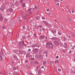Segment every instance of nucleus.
<instances>
[{"instance_id":"1","label":"nucleus","mask_w":75,"mask_h":75,"mask_svg":"<svg viewBox=\"0 0 75 75\" xmlns=\"http://www.w3.org/2000/svg\"><path fill=\"white\" fill-rule=\"evenodd\" d=\"M47 45L46 47L48 49H51V46L50 45H52V43L51 42H47L46 43Z\"/></svg>"},{"instance_id":"2","label":"nucleus","mask_w":75,"mask_h":75,"mask_svg":"<svg viewBox=\"0 0 75 75\" xmlns=\"http://www.w3.org/2000/svg\"><path fill=\"white\" fill-rule=\"evenodd\" d=\"M0 57L1 58L0 61H2L3 59H5L6 57H5V56L3 54V53H2L0 55Z\"/></svg>"},{"instance_id":"3","label":"nucleus","mask_w":75,"mask_h":75,"mask_svg":"<svg viewBox=\"0 0 75 75\" xmlns=\"http://www.w3.org/2000/svg\"><path fill=\"white\" fill-rule=\"evenodd\" d=\"M33 51L34 53H37V52H38V49L36 48H34L33 49Z\"/></svg>"},{"instance_id":"4","label":"nucleus","mask_w":75,"mask_h":75,"mask_svg":"<svg viewBox=\"0 0 75 75\" xmlns=\"http://www.w3.org/2000/svg\"><path fill=\"white\" fill-rule=\"evenodd\" d=\"M54 44L57 45H59V42L58 41L55 40L54 41Z\"/></svg>"},{"instance_id":"5","label":"nucleus","mask_w":75,"mask_h":75,"mask_svg":"<svg viewBox=\"0 0 75 75\" xmlns=\"http://www.w3.org/2000/svg\"><path fill=\"white\" fill-rule=\"evenodd\" d=\"M2 16H3V15L1 14V16H0V20H1V21H3V18Z\"/></svg>"},{"instance_id":"6","label":"nucleus","mask_w":75,"mask_h":75,"mask_svg":"<svg viewBox=\"0 0 75 75\" xmlns=\"http://www.w3.org/2000/svg\"><path fill=\"white\" fill-rule=\"evenodd\" d=\"M10 4L11 7H13V6H14V4L13 3L11 2Z\"/></svg>"},{"instance_id":"7","label":"nucleus","mask_w":75,"mask_h":75,"mask_svg":"<svg viewBox=\"0 0 75 75\" xmlns=\"http://www.w3.org/2000/svg\"><path fill=\"white\" fill-rule=\"evenodd\" d=\"M64 47L65 48H67V43H65L64 44Z\"/></svg>"},{"instance_id":"8","label":"nucleus","mask_w":75,"mask_h":75,"mask_svg":"<svg viewBox=\"0 0 75 75\" xmlns=\"http://www.w3.org/2000/svg\"><path fill=\"white\" fill-rule=\"evenodd\" d=\"M9 11L10 12H12L13 11V9L12 8H9Z\"/></svg>"},{"instance_id":"9","label":"nucleus","mask_w":75,"mask_h":75,"mask_svg":"<svg viewBox=\"0 0 75 75\" xmlns=\"http://www.w3.org/2000/svg\"><path fill=\"white\" fill-rule=\"evenodd\" d=\"M38 74H41V71L40 70H39L38 71Z\"/></svg>"},{"instance_id":"10","label":"nucleus","mask_w":75,"mask_h":75,"mask_svg":"<svg viewBox=\"0 0 75 75\" xmlns=\"http://www.w3.org/2000/svg\"><path fill=\"white\" fill-rule=\"evenodd\" d=\"M55 62L56 64H59V61L58 60H56L55 61Z\"/></svg>"},{"instance_id":"11","label":"nucleus","mask_w":75,"mask_h":75,"mask_svg":"<svg viewBox=\"0 0 75 75\" xmlns=\"http://www.w3.org/2000/svg\"><path fill=\"white\" fill-rule=\"evenodd\" d=\"M35 9H38V6H35Z\"/></svg>"},{"instance_id":"12","label":"nucleus","mask_w":75,"mask_h":75,"mask_svg":"<svg viewBox=\"0 0 75 75\" xmlns=\"http://www.w3.org/2000/svg\"><path fill=\"white\" fill-rule=\"evenodd\" d=\"M52 31L54 34H55V33H56V31L55 30H52Z\"/></svg>"},{"instance_id":"13","label":"nucleus","mask_w":75,"mask_h":75,"mask_svg":"<svg viewBox=\"0 0 75 75\" xmlns=\"http://www.w3.org/2000/svg\"><path fill=\"white\" fill-rule=\"evenodd\" d=\"M32 47L33 48H35V47H36V45H32Z\"/></svg>"},{"instance_id":"14","label":"nucleus","mask_w":75,"mask_h":75,"mask_svg":"<svg viewBox=\"0 0 75 75\" xmlns=\"http://www.w3.org/2000/svg\"><path fill=\"white\" fill-rule=\"evenodd\" d=\"M52 40H57V38H51Z\"/></svg>"},{"instance_id":"15","label":"nucleus","mask_w":75,"mask_h":75,"mask_svg":"<svg viewBox=\"0 0 75 75\" xmlns=\"http://www.w3.org/2000/svg\"><path fill=\"white\" fill-rule=\"evenodd\" d=\"M34 64H38V62L37 61H36L34 62Z\"/></svg>"},{"instance_id":"16","label":"nucleus","mask_w":75,"mask_h":75,"mask_svg":"<svg viewBox=\"0 0 75 75\" xmlns=\"http://www.w3.org/2000/svg\"><path fill=\"white\" fill-rule=\"evenodd\" d=\"M19 52L20 54H21L23 53V52L22 51H19Z\"/></svg>"},{"instance_id":"17","label":"nucleus","mask_w":75,"mask_h":75,"mask_svg":"<svg viewBox=\"0 0 75 75\" xmlns=\"http://www.w3.org/2000/svg\"><path fill=\"white\" fill-rule=\"evenodd\" d=\"M5 28H6V27L5 26H4L3 27H2V29L3 30H4V29H5Z\"/></svg>"},{"instance_id":"18","label":"nucleus","mask_w":75,"mask_h":75,"mask_svg":"<svg viewBox=\"0 0 75 75\" xmlns=\"http://www.w3.org/2000/svg\"><path fill=\"white\" fill-rule=\"evenodd\" d=\"M0 10L1 11H3L4 10V9H3V8H0Z\"/></svg>"},{"instance_id":"19","label":"nucleus","mask_w":75,"mask_h":75,"mask_svg":"<svg viewBox=\"0 0 75 75\" xmlns=\"http://www.w3.org/2000/svg\"><path fill=\"white\" fill-rule=\"evenodd\" d=\"M22 7H25V4H22Z\"/></svg>"},{"instance_id":"20","label":"nucleus","mask_w":75,"mask_h":75,"mask_svg":"<svg viewBox=\"0 0 75 75\" xmlns=\"http://www.w3.org/2000/svg\"><path fill=\"white\" fill-rule=\"evenodd\" d=\"M13 69L14 71L16 69V67H13Z\"/></svg>"},{"instance_id":"21","label":"nucleus","mask_w":75,"mask_h":75,"mask_svg":"<svg viewBox=\"0 0 75 75\" xmlns=\"http://www.w3.org/2000/svg\"><path fill=\"white\" fill-rule=\"evenodd\" d=\"M43 64H46V62L45 61H43Z\"/></svg>"},{"instance_id":"22","label":"nucleus","mask_w":75,"mask_h":75,"mask_svg":"<svg viewBox=\"0 0 75 75\" xmlns=\"http://www.w3.org/2000/svg\"><path fill=\"white\" fill-rule=\"evenodd\" d=\"M44 53H45V54H47V52L46 51H44Z\"/></svg>"},{"instance_id":"23","label":"nucleus","mask_w":75,"mask_h":75,"mask_svg":"<svg viewBox=\"0 0 75 75\" xmlns=\"http://www.w3.org/2000/svg\"><path fill=\"white\" fill-rule=\"evenodd\" d=\"M14 58H15V59H17V57L16 56H13Z\"/></svg>"},{"instance_id":"24","label":"nucleus","mask_w":75,"mask_h":75,"mask_svg":"<svg viewBox=\"0 0 75 75\" xmlns=\"http://www.w3.org/2000/svg\"><path fill=\"white\" fill-rule=\"evenodd\" d=\"M26 67H28V68H29L30 66H28V65L27 64H26Z\"/></svg>"},{"instance_id":"25","label":"nucleus","mask_w":75,"mask_h":75,"mask_svg":"<svg viewBox=\"0 0 75 75\" xmlns=\"http://www.w3.org/2000/svg\"><path fill=\"white\" fill-rule=\"evenodd\" d=\"M24 19L25 20V19H27V17H26V16H24Z\"/></svg>"},{"instance_id":"26","label":"nucleus","mask_w":75,"mask_h":75,"mask_svg":"<svg viewBox=\"0 0 75 75\" xmlns=\"http://www.w3.org/2000/svg\"><path fill=\"white\" fill-rule=\"evenodd\" d=\"M36 46L37 47H40V45H38V44H36Z\"/></svg>"},{"instance_id":"27","label":"nucleus","mask_w":75,"mask_h":75,"mask_svg":"<svg viewBox=\"0 0 75 75\" xmlns=\"http://www.w3.org/2000/svg\"><path fill=\"white\" fill-rule=\"evenodd\" d=\"M58 71H61V69L60 68H59L58 69Z\"/></svg>"},{"instance_id":"28","label":"nucleus","mask_w":75,"mask_h":75,"mask_svg":"<svg viewBox=\"0 0 75 75\" xmlns=\"http://www.w3.org/2000/svg\"><path fill=\"white\" fill-rule=\"evenodd\" d=\"M50 64H51V65H52L53 64V62H50Z\"/></svg>"},{"instance_id":"29","label":"nucleus","mask_w":75,"mask_h":75,"mask_svg":"<svg viewBox=\"0 0 75 75\" xmlns=\"http://www.w3.org/2000/svg\"><path fill=\"white\" fill-rule=\"evenodd\" d=\"M14 74H15V75H17V72H16V71H15L14 72Z\"/></svg>"},{"instance_id":"30","label":"nucleus","mask_w":75,"mask_h":75,"mask_svg":"<svg viewBox=\"0 0 75 75\" xmlns=\"http://www.w3.org/2000/svg\"><path fill=\"white\" fill-rule=\"evenodd\" d=\"M64 40H67V38H66L65 37H64Z\"/></svg>"},{"instance_id":"31","label":"nucleus","mask_w":75,"mask_h":75,"mask_svg":"<svg viewBox=\"0 0 75 75\" xmlns=\"http://www.w3.org/2000/svg\"><path fill=\"white\" fill-rule=\"evenodd\" d=\"M59 3H58L56 5H57V6H59Z\"/></svg>"},{"instance_id":"32","label":"nucleus","mask_w":75,"mask_h":75,"mask_svg":"<svg viewBox=\"0 0 75 75\" xmlns=\"http://www.w3.org/2000/svg\"><path fill=\"white\" fill-rule=\"evenodd\" d=\"M72 35H73V37H75V35L74 34V33H72Z\"/></svg>"},{"instance_id":"33","label":"nucleus","mask_w":75,"mask_h":75,"mask_svg":"<svg viewBox=\"0 0 75 75\" xmlns=\"http://www.w3.org/2000/svg\"><path fill=\"white\" fill-rule=\"evenodd\" d=\"M23 0L20 1V3H23Z\"/></svg>"},{"instance_id":"34","label":"nucleus","mask_w":75,"mask_h":75,"mask_svg":"<svg viewBox=\"0 0 75 75\" xmlns=\"http://www.w3.org/2000/svg\"><path fill=\"white\" fill-rule=\"evenodd\" d=\"M58 34H59V35H61V33H60V32H58Z\"/></svg>"},{"instance_id":"35","label":"nucleus","mask_w":75,"mask_h":75,"mask_svg":"<svg viewBox=\"0 0 75 75\" xmlns=\"http://www.w3.org/2000/svg\"><path fill=\"white\" fill-rule=\"evenodd\" d=\"M29 11H31V10H32V8H30L29 9Z\"/></svg>"},{"instance_id":"36","label":"nucleus","mask_w":75,"mask_h":75,"mask_svg":"<svg viewBox=\"0 0 75 75\" xmlns=\"http://www.w3.org/2000/svg\"><path fill=\"white\" fill-rule=\"evenodd\" d=\"M28 51H29V52H30V51H31V49H29L28 50Z\"/></svg>"},{"instance_id":"37","label":"nucleus","mask_w":75,"mask_h":75,"mask_svg":"<svg viewBox=\"0 0 75 75\" xmlns=\"http://www.w3.org/2000/svg\"><path fill=\"white\" fill-rule=\"evenodd\" d=\"M33 22V21L31 19L30 21V23H31V22Z\"/></svg>"},{"instance_id":"38","label":"nucleus","mask_w":75,"mask_h":75,"mask_svg":"<svg viewBox=\"0 0 75 75\" xmlns=\"http://www.w3.org/2000/svg\"><path fill=\"white\" fill-rule=\"evenodd\" d=\"M7 21L6 19H5V20H4V21H5V22H7Z\"/></svg>"},{"instance_id":"39","label":"nucleus","mask_w":75,"mask_h":75,"mask_svg":"<svg viewBox=\"0 0 75 75\" xmlns=\"http://www.w3.org/2000/svg\"><path fill=\"white\" fill-rule=\"evenodd\" d=\"M29 13L30 14H32V12H29Z\"/></svg>"},{"instance_id":"40","label":"nucleus","mask_w":75,"mask_h":75,"mask_svg":"<svg viewBox=\"0 0 75 75\" xmlns=\"http://www.w3.org/2000/svg\"><path fill=\"white\" fill-rule=\"evenodd\" d=\"M47 14H48V15H49V16H50V15H51V13H47Z\"/></svg>"},{"instance_id":"41","label":"nucleus","mask_w":75,"mask_h":75,"mask_svg":"<svg viewBox=\"0 0 75 75\" xmlns=\"http://www.w3.org/2000/svg\"><path fill=\"white\" fill-rule=\"evenodd\" d=\"M69 21H71V18H69Z\"/></svg>"},{"instance_id":"42","label":"nucleus","mask_w":75,"mask_h":75,"mask_svg":"<svg viewBox=\"0 0 75 75\" xmlns=\"http://www.w3.org/2000/svg\"><path fill=\"white\" fill-rule=\"evenodd\" d=\"M59 58V57L58 56H56V58Z\"/></svg>"},{"instance_id":"43","label":"nucleus","mask_w":75,"mask_h":75,"mask_svg":"<svg viewBox=\"0 0 75 75\" xmlns=\"http://www.w3.org/2000/svg\"><path fill=\"white\" fill-rule=\"evenodd\" d=\"M23 40H25V37H23Z\"/></svg>"},{"instance_id":"44","label":"nucleus","mask_w":75,"mask_h":75,"mask_svg":"<svg viewBox=\"0 0 75 75\" xmlns=\"http://www.w3.org/2000/svg\"><path fill=\"white\" fill-rule=\"evenodd\" d=\"M55 1L56 2H58V1H58V0H55Z\"/></svg>"},{"instance_id":"45","label":"nucleus","mask_w":75,"mask_h":75,"mask_svg":"<svg viewBox=\"0 0 75 75\" xmlns=\"http://www.w3.org/2000/svg\"><path fill=\"white\" fill-rule=\"evenodd\" d=\"M71 12L72 13H74V12L73 11H72V10H71Z\"/></svg>"},{"instance_id":"46","label":"nucleus","mask_w":75,"mask_h":75,"mask_svg":"<svg viewBox=\"0 0 75 75\" xmlns=\"http://www.w3.org/2000/svg\"><path fill=\"white\" fill-rule=\"evenodd\" d=\"M46 10L47 11H49V9H47Z\"/></svg>"},{"instance_id":"47","label":"nucleus","mask_w":75,"mask_h":75,"mask_svg":"<svg viewBox=\"0 0 75 75\" xmlns=\"http://www.w3.org/2000/svg\"><path fill=\"white\" fill-rule=\"evenodd\" d=\"M18 4V1H16V6Z\"/></svg>"},{"instance_id":"48","label":"nucleus","mask_w":75,"mask_h":75,"mask_svg":"<svg viewBox=\"0 0 75 75\" xmlns=\"http://www.w3.org/2000/svg\"><path fill=\"white\" fill-rule=\"evenodd\" d=\"M53 46H54V45H52L51 46V48H53Z\"/></svg>"},{"instance_id":"49","label":"nucleus","mask_w":75,"mask_h":75,"mask_svg":"<svg viewBox=\"0 0 75 75\" xmlns=\"http://www.w3.org/2000/svg\"><path fill=\"white\" fill-rule=\"evenodd\" d=\"M17 19H19L20 18V17H18L17 18Z\"/></svg>"},{"instance_id":"50","label":"nucleus","mask_w":75,"mask_h":75,"mask_svg":"<svg viewBox=\"0 0 75 75\" xmlns=\"http://www.w3.org/2000/svg\"><path fill=\"white\" fill-rule=\"evenodd\" d=\"M23 29H24V28H25V26H23Z\"/></svg>"},{"instance_id":"51","label":"nucleus","mask_w":75,"mask_h":75,"mask_svg":"<svg viewBox=\"0 0 75 75\" xmlns=\"http://www.w3.org/2000/svg\"><path fill=\"white\" fill-rule=\"evenodd\" d=\"M21 15H23V13H21Z\"/></svg>"},{"instance_id":"52","label":"nucleus","mask_w":75,"mask_h":75,"mask_svg":"<svg viewBox=\"0 0 75 75\" xmlns=\"http://www.w3.org/2000/svg\"><path fill=\"white\" fill-rule=\"evenodd\" d=\"M42 19H43L44 20L45 19V18H44L43 17H42Z\"/></svg>"},{"instance_id":"53","label":"nucleus","mask_w":75,"mask_h":75,"mask_svg":"<svg viewBox=\"0 0 75 75\" xmlns=\"http://www.w3.org/2000/svg\"><path fill=\"white\" fill-rule=\"evenodd\" d=\"M42 38H44V37L43 36H41Z\"/></svg>"},{"instance_id":"54","label":"nucleus","mask_w":75,"mask_h":75,"mask_svg":"<svg viewBox=\"0 0 75 75\" xmlns=\"http://www.w3.org/2000/svg\"><path fill=\"white\" fill-rule=\"evenodd\" d=\"M71 49H72V50H74V48L73 47H72V48H71Z\"/></svg>"},{"instance_id":"55","label":"nucleus","mask_w":75,"mask_h":75,"mask_svg":"<svg viewBox=\"0 0 75 75\" xmlns=\"http://www.w3.org/2000/svg\"><path fill=\"white\" fill-rule=\"evenodd\" d=\"M28 62V60H26V61H25V62Z\"/></svg>"},{"instance_id":"56","label":"nucleus","mask_w":75,"mask_h":75,"mask_svg":"<svg viewBox=\"0 0 75 75\" xmlns=\"http://www.w3.org/2000/svg\"><path fill=\"white\" fill-rule=\"evenodd\" d=\"M36 19H38V16H36Z\"/></svg>"},{"instance_id":"57","label":"nucleus","mask_w":75,"mask_h":75,"mask_svg":"<svg viewBox=\"0 0 75 75\" xmlns=\"http://www.w3.org/2000/svg\"><path fill=\"white\" fill-rule=\"evenodd\" d=\"M42 30H45V29L44 28H43L42 29Z\"/></svg>"},{"instance_id":"58","label":"nucleus","mask_w":75,"mask_h":75,"mask_svg":"<svg viewBox=\"0 0 75 75\" xmlns=\"http://www.w3.org/2000/svg\"><path fill=\"white\" fill-rule=\"evenodd\" d=\"M44 68V67H43V66L41 67V68Z\"/></svg>"},{"instance_id":"59","label":"nucleus","mask_w":75,"mask_h":75,"mask_svg":"<svg viewBox=\"0 0 75 75\" xmlns=\"http://www.w3.org/2000/svg\"><path fill=\"white\" fill-rule=\"evenodd\" d=\"M38 75H40V73H38Z\"/></svg>"},{"instance_id":"60","label":"nucleus","mask_w":75,"mask_h":75,"mask_svg":"<svg viewBox=\"0 0 75 75\" xmlns=\"http://www.w3.org/2000/svg\"><path fill=\"white\" fill-rule=\"evenodd\" d=\"M45 39H47V37H45Z\"/></svg>"},{"instance_id":"61","label":"nucleus","mask_w":75,"mask_h":75,"mask_svg":"<svg viewBox=\"0 0 75 75\" xmlns=\"http://www.w3.org/2000/svg\"><path fill=\"white\" fill-rule=\"evenodd\" d=\"M26 16H28V15H26Z\"/></svg>"},{"instance_id":"62","label":"nucleus","mask_w":75,"mask_h":75,"mask_svg":"<svg viewBox=\"0 0 75 75\" xmlns=\"http://www.w3.org/2000/svg\"><path fill=\"white\" fill-rule=\"evenodd\" d=\"M30 75H33L31 73H30Z\"/></svg>"},{"instance_id":"63","label":"nucleus","mask_w":75,"mask_h":75,"mask_svg":"<svg viewBox=\"0 0 75 75\" xmlns=\"http://www.w3.org/2000/svg\"><path fill=\"white\" fill-rule=\"evenodd\" d=\"M69 38H71V37L69 36Z\"/></svg>"},{"instance_id":"64","label":"nucleus","mask_w":75,"mask_h":75,"mask_svg":"<svg viewBox=\"0 0 75 75\" xmlns=\"http://www.w3.org/2000/svg\"><path fill=\"white\" fill-rule=\"evenodd\" d=\"M74 47H75V45L74 46Z\"/></svg>"}]
</instances>
